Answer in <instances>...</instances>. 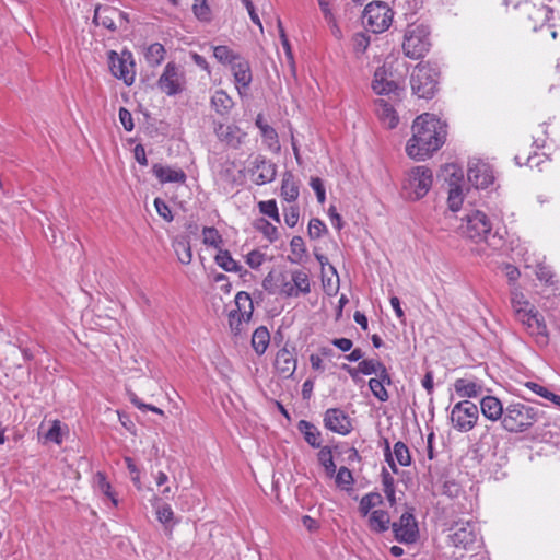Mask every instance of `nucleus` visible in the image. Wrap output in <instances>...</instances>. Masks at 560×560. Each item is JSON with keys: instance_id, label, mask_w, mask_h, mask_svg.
<instances>
[{"instance_id": "obj_15", "label": "nucleus", "mask_w": 560, "mask_h": 560, "mask_svg": "<svg viewBox=\"0 0 560 560\" xmlns=\"http://www.w3.org/2000/svg\"><path fill=\"white\" fill-rule=\"evenodd\" d=\"M450 537L454 547L468 551L477 550L482 544L477 526L470 522L463 523Z\"/></svg>"}, {"instance_id": "obj_33", "label": "nucleus", "mask_w": 560, "mask_h": 560, "mask_svg": "<svg viewBox=\"0 0 560 560\" xmlns=\"http://www.w3.org/2000/svg\"><path fill=\"white\" fill-rule=\"evenodd\" d=\"M270 342V334L267 327L259 326L256 328L252 336V347L258 355L266 352Z\"/></svg>"}, {"instance_id": "obj_12", "label": "nucleus", "mask_w": 560, "mask_h": 560, "mask_svg": "<svg viewBox=\"0 0 560 560\" xmlns=\"http://www.w3.org/2000/svg\"><path fill=\"white\" fill-rule=\"evenodd\" d=\"M392 529L395 539L405 545L417 542L420 537L418 522L413 514V509L405 511L397 522L392 523Z\"/></svg>"}, {"instance_id": "obj_53", "label": "nucleus", "mask_w": 560, "mask_h": 560, "mask_svg": "<svg viewBox=\"0 0 560 560\" xmlns=\"http://www.w3.org/2000/svg\"><path fill=\"white\" fill-rule=\"evenodd\" d=\"M447 202L448 208L453 212H456L460 209V206L463 203V191L459 186H454L450 189Z\"/></svg>"}, {"instance_id": "obj_61", "label": "nucleus", "mask_w": 560, "mask_h": 560, "mask_svg": "<svg viewBox=\"0 0 560 560\" xmlns=\"http://www.w3.org/2000/svg\"><path fill=\"white\" fill-rule=\"evenodd\" d=\"M299 218H300L299 207L290 206L284 209V222L288 226L294 228L299 222Z\"/></svg>"}, {"instance_id": "obj_27", "label": "nucleus", "mask_w": 560, "mask_h": 560, "mask_svg": "<svg viewBox=\"0 0 560 560\" xmlns=\"http://www.w3.org/2000/svg\"><path fill=\"white\" fill-rule=\"evenodd\" d=\"M210 104L221 117H228L234 107L233 98L224 90H217L211 96Z\"/></svg>"}, {"instance_id": "obj_58", "label": "nucleus", "mask_w": 560, "mask_h": 560, "mask_svg": "<svg viewBox=\"0 0 560 560\" xmlns=\"http://www.w3.org/2000/svg\"><path fill=\"white\" fill-rule=\"evenodd\" d=\"M381 477L384 493L387 494L396 492L395 479L385 467L382 468Z\"/></svg>"}, {"instance_id": "obj_47", "label": "nucleus", "mask_w": 560, "mask_h": 560, "mask_svg": "<svg viewBox=\"0 0 560 560\" xmlns=\"http://www.w3.org/2000/svg\"><path fill=\"white\" fill-rule=\"evenodd\" d=\"M290 247H291V252L295 256V258L289 257V260L294 264L300 262L303 255L306 253V247H305L303 238L298 235L293 236L290 242Z\"/></svg>"}, {"instance_id": "obj_42", "label": "nucleus", "mask_w": 560, "mask_h": 560, "mask_svg": "<svg viewBox=\"0 0 560 560\" xmlns=\"http://www.w3.org/2000/svg\"><path fill=\"white\" fill-rule=\"evenodd\" d=\"M277 24H278L279 36H280V39H281L282 47H283L284 52H285L287 60H288V62L290 65V68L292 70V72L294 73L295 72V61H294L291 44H290V42L288 39V36L285 34V30H284L280 19H278V23Z\"/></svg>"}, {"instance_id": "obj_57", "label": "nucleus", "mask_w": 560, "mask_h": 560, "mask_svg": "<svg viewBox=\"0 0 560 560\" xmlns=\"http://www.w3.org/2000/svg\"><path fill=\"white\" fill-rule=\"evenodd\" d=\"M154 207L160 217H162L166 222L173 221V213L168 205L160 197L154 199Z\"/></svg>"}, {"instance_id": "obj_39", "label": "nucleus", "mask_w": 560, "mask_h": 560, "mask_svg": "<svg viewBox=\"0 0 560 560\" xmlns=\"http://www.w3.org/2000/svg\"><path fill=\"white\" fill-rule=\"evenodd\" d=\"M360 373L363 375L375 374L381 375L382 371H388L382 361L378 359H364L358 364Z\"/></svg>"}, {"instance_id": "obj_43", "label": "nucleus", "mask_w": 560, "mask_h": 560, "mask_svg": "<svg viewBox=\"0 0 560 560\" xmlns=\"http://www.w3.org/2000/svg\"><path fill=\"white\" fill-rule=\"evenodd\" d=\"M174 249L176 252L178 260L184 264L188 265L191 262L192 259V253L190 243L186 240H179L174 243Z\"/></svg>"}, {"instance_id": "obj_11", "label": "nucleus", "mask_w": 560, "mask_h": 560, "mask_svg": "<svg viewBox=\"0 0 560 560\" xmlns=\"http://www.w3.org/2000/svg\"><path fill=\"white\" fill-rule=\"evenodd\" d=\"M93 23L110 32L118 28L126 30L129 24V14L108 4H97L94 9Z\"/></svg>"}, {"instance_id": "obj_56", "label": "nucleus", "mask_w": 560, "mask_h": 560, "mask_svg": "<svg viewBox=\"0 0 560 560\" xmlns=\"http://www.w3.org/2000/svg\"><path fill=\"white\" fill-rule=\"evenodd\" d=\"M46 442H54L56 444L62 443L61 425L59 420H55L49 430L44 434Z\"/></svg>"}, {"instance_id": "obj_54", "label": "nucleus", "mask_w": 560, "mask_h": 560, "mask_svg": "<svg viewBox=\"0 0 560 560\" xmlns=\"http://www.w3.org/2000/svg\"><path fill=\"white\" fill-rule=\"evenodd\" d=\"M202 233H203V243L206 245L213 246V247L218 248L220 243H222V237L215 228L206 226V228H203Z\"/></svg>"}, {"instance_id": "obj_31", "label": "nucleus", "mask_w": 560, "mask_h": 560, "mask_svg": "<svg viewBox=\"0 0 560 560\" xmlns=\"http://www.w3.org/2000/svg\"><path fill=\"white\" fill-rule=\"evenodd\" d=\"M298 430L301 434H303V438L305 442L314 447L319 448L322 445V433L310 421L307 420H300L298 422Z\"/></svg>"}, {"instance_id": "obj_52", "label": "nucleus", "mask_w": 560, "mask_h": 560, "mask_svg": "<svg viewBox=\"0 0 560 560\" xmlns=\"http://www.w3.org/2000/svg\"><path fill=\"white\" fill-rule=\"evenodd\" d=\"M128 398L130 400V402L137 407L138 409L142 410V411H152L154 413H158V415H161L163 416L164 415V411L162 409H160L159 407L154 406V405H150V404H144L137 395L136 393L133 392H130L128 390Z\"/></svg>"}, {"instance_id": "obj_62", "label": "nucleus", "mask_w": 560, "mask_h": 560, "mask_svg": "<svg viewBox=\"0 0 560 560\" xmlns=\"http://www.w3.org/2000/svg\"><path fill=\"white\" fill-rule=\"evenodd\" d=\"M245 323L244 317H240L238 314L230 312L229 314V326L234 336L242 334V324Z\"/></svg>"}, {"instance_id": "obj_29", "label": "nucleus", "mask_w": 560, "mask_h": 560, "mask_svg": "<svg viewBox=\"0 0 560 560\" xmlns=\"http://www.w3.org/2000/svg\"><path fill=\"white\" fill-rule=\"evenodd\" d=\"M300 195L299 182L295 179L294 174L291 171H287L283 174L280 196L287 202H294Z\"/></svg>"}, {"instance_id": "obj_48", "label": "nucleus", "mask_w": 560, "mask_h": 560, "mask_svg": "<svg viewBox=\"0 0 560 560\" xmlns=\"http://www.w3.org/2000/svg\"><path fill=\"white\" fill-rule=\"evenodd\" d=\"M192 12L199 21L208 22L211 19V10L207 0H194Z\"/></svg>"}, {"instance_id": "obj_17", "label": "nucleus", "mask_w": 560, "mask_h": 560, "mask_svg": "<svg viewBox=\"0 0 560 560\" xmlns=\"http://www.w3.org/2000/svg\"><path fill=\"white\" fill-rule=\"evenodd\" d=\"M324 425L326 429L347 435L352 430L349 416L340 408H330L324 415Z\"/></svg>"}, {"instance_id": "obj_45", "label": "nucleus", "mask_w": 560, "mask_h": 560, "mask_svg": "<svg viewBox=\"0 0 560 560\" xmlns=\"http://www.w3.org/2000/svg\"><path fill=\"white\" fill-rule=\"evenodd\" d=\"M307 233L310 238L318 240L328 233V229L320 219L313 218L308 222Z\"/></svg>"}, {"instance_id": "obj_3", "label": "nucleus", "mask_w": 560, "mask_h": 560, "mask_svg": "<svg viewBox=\"0 0 560 560\" xmlns=\"http://www.w3.org/2000/svg\"><path fill=\"white\" fill-rule=\"evenodd\" d=\"M463 233L475 242H486L489 246L497 248L501 245L502 236L498 231H492V224L488 215L480 211L474 210L463 219L460 225Z\"/></svg>"}, {"instance_id": "obj_36", "label": "nucleus", "mask_w": 560, "mask_h": 560, "mask_svg": "<svg viewBox=\"0 0 560 560\" xmlns=\"http://www.w3.org/2000/svg\"><path fill=\"white\" fill-rule=\"evenodd\" d=\"M317 458L319 464L325 468V472L328 477H334L336 474V464L332 457V451L329 446L320 447Z\"/></svg>"}, {"instance_id": "obj_16", "label": "nucleus", "mask_w": 560, "mask_h": 560, "mask_svg": "<svg viewBox=\"0 0 560 560\" xmlns=\"http://www.w3.org/2000/svg\"><path fill=\"white\" fill-rule=\"evenodd\" d=\"M213 130L219 141L233 149H238L247 136L246 132L235 124L225 125L220 121H213Z\"/></svg>"}, {"instance_id": "obj_20", "label": "nucleus", "mask_w": 560, "mask_h": 560, "mask_svg": "<svg viewBox=\"0 0 560 560\" xmlns=\"http://www.w3.org/2000/svg\"><path fill=\"white\" fill-rule=\"evenodd\" d=\"M230 68L233 73L235 88L242 96L243 92L249 88L253 81L250 65L248 60L241 56Z\"/></svg>"}, {"instance_id": "obj_25", "label": "nucleus", "mask_w": 560, "mask_h": 560, "mask_svg": "<svg viewBox=\"0 0 560 560\" xmlns=\"http://www.w3.org/2000/svg\"><path fill=\"white\" fill-rule=\"evenodd\" d=\"M152 173L159 179L161 184L165 183H185L186 174L180 168H172L162 164H154L152 166Z\"/></svg>"}, {"instance_id": "obj_34", "label": "nucleus", "mask_w": 560, "mask_h": 560, "mask_svg": "<svg viewBox=\"0 0 560 560\" xmlns=\"http://www.w3.org/2000/svg\"><path fill=\"white\" fill-rule=\"evenodd\" d=\"M383 502V497L378 492H369L361 498L359 512L362 516H368L373 508L382 505Z\"/></svg>"}, {"instance_id": "obj_7", "label": "nucleus", "mask_w": 560, "mask_h": 560, "mask_svg": "<svg viewBox=\"0 0 560 560\" xmlns=\"http://www.w3.org/2000/svg\"><path fill=\"white\" fill-rule=\"evenodd\" d=\"M430 32L425 25H409L402 42L404 54L410 59H420L429 51Z\"/></svg>"}, {"instance_id": "obj_18", "label": "nucleus", "mask_w": 560, "mask_h": 560, "mask_svg": "<svg viewBox=\"0 0 560 560\" xmlns=\"http://www.w3.org/2000/svg\"><path fill=\"white\" fill-rule=\"evenodd\" d=\"M253 167L250 172L256 175L254 182L256 185H265L275 180L277 175V165L271 161L267 160L266 156L258 154L253 161Z\"/></svg>"}, {"instance_id": "obj_23", "label": "nucleus", "mask_w": 560, "mask_h": 560, "mask_svg": "<svg viewBox=\"0 0 560 560\" xmlns=\"http://www.w3.org/2000/svg\"><path fill=\"white\" fill-rule=\"evenodd\" d=\"M552 14V9L542 3L540 5L533 4L527 8V19L535 32L541 30L551 20Z\"/></svg>"}, {"instance_id": "obj_4", "label": "nucleus", "mask_w": 560, "mask_h": 560, "mask_svg": "<svg viewBox=\"0 0 560 560\" xmlns=\"http://www.w3.org/2000/svg\"><path fill=\"white\" fill-rule=\"evenodd\" d=\"M538 421V410L522 402H512L505 408L502 427L511 433H522Z\"/></svg>"}, {"instance_id": "obj_44", "label": "nucleus", "mask_w": 560, "mask_h": 560, "mask_svg": "<svg viewBox=\"0 0 560 560\" xmlns=\"http://www.w3.org/2000/svg\"><path fill=\"white\" fill-rule=\"evenodd\" d=\"M396 460L400 466L407 467L411 465V455L408 446L401 442L398 441L394 444L393 453Z\"/></svg>"}, {"instance_id": "obj_64", "label": "nucleus", "mask_w": 560, "mask_h": 560, "mask_svg": "<svg viewBox=\"0 0 560 560\" xmlns=\"http://www.w3.org/2000/svg\"><path fill=\"white\" fill-rule=\"evenodd\" d=\"M118 115H119V120H120L121 125L124 126L125 130L131 131L135 127L131 113L127 108L120 107Z\"/></svg>"}, {"instance_id": "obj_13", "label": "nucleus", "mask_w": 560, "mask_h": 560, "mask_svg": "<svg viewBox=\"0 0 560 560\" xmlns=\"http://www.w3.org/2000/svg\"><path fill=\"white\" fill-rule=\"evenodd\" d=\"M108 66L110 73L115 78L122 80L126 85L129 86L135 82V63L130 51H122L119 55L115 50H109Z\"/></svg>"}, {"instance_id": "obj_37", "label": "nucleus", "mask_w": 560, "mask_h": 560, "mask_svg": "<svg viewBox=\"0 0 560 560\" xmlns=\"http://www.w3.org/2000/svg\"><path fill=\"white\" fill-rule=\"evenodd\" d=\"M298 294H308L311 292V282L308 275L303 270H293L290 273Z\"/></svg>"}, {"instance_id": "obj_28", "label": "nucleus", "mask_w": 560, "mask_h": 560, "mask_svg": "<svg viewBox=\"0 0 560 560\" xmlns=\"http://www.w3.org/2000/svg\"><path fill=\"white\" fill-rule=\"evenodd\" d=\"M390 384L392 377L388 371L384 370L382 371L381 375L370 378L369 381V387L372 394L382 402H385L389 399V395L385 386Z\"/></svg>"}, {"instance_id": "obj_55", "label": "nucleus", "mask_w": 560, "mask_h": 560, "mask_svg": "<svg viewBox=\"0 0 560 560\" xmlns=\"http://www.w3.org/2000/svg\"><path fill=\"white\" fill-rule=\"evenodd\" d=\"M159 522H161L165 528L173 525L174 512L170 504L165 503L160 506L156 511Z\"/></svg>"}, {"instance_id": "obj_21", "label": "nucleus", "mask_w": 560, "mask_h": 560, "mask_svg": "<svg viewBox=\"0 0 560 560\" xmlns=\"http://www.w3.org/2000/svg\"><path fill=\"white\" fill-rule=\"evenodd\" d=\"M467 177L469 183L476 187L479 188H487L493 183V175L490 171V167L486 163H469L468 171H467Z\"/></svg>"}, {"instance_id": "obj_9", "label": "nucleus", "mask_w": 560, "mask_h": 560, "mask_svg": "<svg viewBox=\"0 0 560 560\" xmlns=\"http://www.w3.org/2000/svg\"><path fill=\"white\" fill-rule=\"evenodd\" d=\"M479 420V409L468 399L456 402L450 415V421L459 432L471 431Z\"/></svg>"}, {"instance_id": "obj_1", "label": "nucleus", "mask_w": 560, "mask_h": 560, "mask_svg": "<svg viewBox=\"0 0 560 560\" xmlns=\"http://www.w3.org/2000/svg\"><path fill=\"white\" fill-rule=\"evenodd\" d=\"M446 135V124L424 113L412 124V137L407 142L406 152L411 159L423 161L444 144Z\"/></svg>"}, {"instance_id": "obj_26", "label": "nucleus", "mask_w": 560, "mask_h": 560, "mask_svg": "<svg viewBox=\"0 0 560 560\" xmlns=\"http://www.w3.org/2000/svg\"><path fill=\"white\" fill-rule=\"evenodd\" d=\"M214 260L219 267L228 272H236L241 278L250 275L240 262L233 259L228 249H219L214 257Z\"/></svg>"}, {"instance_id": "obj_14", "label": "nucleus", "mask_w": 560, "mask_h": 560, "mask_svg": "<svg viewBox=\"0 0 560 560\" xmlns=\"http://www.w3.org/2000/svg\"><path fill=\"white\" fill-rule=\"evenodd\" d=\"M185 74L180 66L173 61L166 63L163 73L158 80V86L168 96L182 93L185 89Z\"/></svg>"}, {"instance_id": "obj_40", "label": "nucleus", "mask_w": 560, "mask_h": 560, "mask_svg": "<svg viewBox=\"0 0 560 560\" xmlns=\"http://www.w3.org/2000/svg\"><path fill=\"white\" fill-rule=\"evenodd\" d=\"M254 226L259 231L270 243L278 240L279 233L277 226L271 224L265 218H259L255 221Z\"/></svg>"}, {"instance_id": "obj_22", "label": "nucleus", "mask_w": 560, "mask_h": 560, "mask_svg": "<svg viewBox=\"0 0 560 560\" xmlns=\"http://www.w3.org/2000/svg\"><path fill=\"white\" fill-rule=\"evenodd\" d=\"M454 389L462 398H477L486 390L482 381L467 377L455 380ZM487 392H489V389H487Z\"/></svg>"}, {"instance_id": "obj_5", "label": "nucleus", "mask_w": 560, "mask_h": 560, "mask_svg": "<svg viewBox=\"0 0 560 560\" xmlns=\"http://www.w3.org/2000/svg\"><path fill=\"white\" fill-rule=\"evenodd\" d=\"M438 78L435 67L429 63L417 65L410 78L412 93L419 98H432L438 90Z\"/></svg>"}, {"instance_id": "obj_24", "label": "nucleus", "mask_w": 560, "mask_h": 560, "mask_svg": "<svg viewBox=\"0 0 560 560\" xmlns=\"http://www.w3.org/2000/svg\"><path fill=\"white\" fill-rule=\"evenodd\" d=\"M480 411L483 417L490 421H502L505 413V409L503 408L501 400L491 395H487L481 398Z\"/></svg>"}, {"instance_id": "obj_35", "label": "nucleus", "mask_w": 560, "mask_h": 560, "mask_svg": "<svg viewBox=\"0 0 560 560\" xmlns=\"http://www.w3.org/2000/svg\"><path fill=\"white\" fill-rule=\"evenodd\" d=\"M213 56L218 60V62L222 65H229L230 67L241 57L240 54L235 52L225 45L214 46Z\"/></svg>"}, {"instance_id": "obj_2", "label": "nucleus", "mask_w": 560, "mask_h": 560, "mask_svg": "<svg viewBox=\"0 0 560 560\" xmlns=\"http://www.w3.org/2000/svg\"><path fill=\"white\" fill-rule=\"evenodd\" d=\"M372 89L382 96L374 102L376 116L384 126L394 129L399 122L395 107L402 101L405 85L386 67H380L374 72Z\"/></svg>"}, {"instance_id": "obj_46", "label": "nucleus", "mask_w": 560, "mask_h": 560, "mask_svg": "<svg viewBox=\"0 0 560 560\" xmlns=\"http://www.w3.org/2000/svg\"><path fill=\"white\" fill-rule=\"evenodd\" d=\"M258 209L262 214L271 218L277 223H280V214L275 199L259 201Z\"/></svg>"}, {"instance_id": "obj_6", "label": "nucleus", "mask_w": 560, "mask_h": 560, "mask_svg": "<svg viewBox=\"0 0 560 560\" xmlns=\"http://www.w3.org/2000/svg\"><path fill=\"white\" fill-rule=\"evenodd\" d=\"M433 173L427 166H415L408 174L402 185V194L409 200L423 198L432 187Z\"/></svg>"}, {"instance_id": "obj_32", "label": "nucleus", "mask_w": 560, "mask_h": 560, "mask_svg": "<svg viewBox=\"0 0 560 560\" xmlns=\"http://www.w3.org/2000/svg\"><path fill=\"white\" fill-rule=\"evenodd\" d=\"M235 306L236 308L231 312L238 314L240 317H244L245 323H248L252 319L254 312V304L249 293L240 291L235 295Z\"/></svg>"}, {"instance_id": "obj_38", "label": "nucleus", "mask_w": 560, "mask_h": 560, "mask_svg": "<svg viewBox=\"0 0 560 560\" xmlns=\"http://www.w3.org/2000/svg\"><path fill=\"white\" fill-rule=\"evenodd\" d=\"M93 485L96 490L105 494L107 498L112 500L114 505L118 504L117 499L112 490V486L108 482L106 475L102 471H97L93 477Z\"/></svg>"}, {"instance_id": "obj_50", "label": "nucleus", "mask_w": 560, "mask_h": 560, "mask_svg": "<svg viewBox=\"0 0 560 560\" xmlns=\"http://www.w3.org/2000/svg\"><path fill=\"white\" fill-rule=\"evenodd\" d=\"M260 135L264 139V142L270 150L277 151L280 149L278 133L273 127H265Z\"/></svg>"}, {"instance_id": "obj_60", "label": "nucleus", "mask_w": 560, "mask_h": 560, "mask_svg": "<svg viewBox=\"0 0 560 560\" xmlns=\"http://www.w3.org/2000/svg\"><path fill=\"white\" fill-rule=\"evenodd\" d=\"M310 186L315 191L319 203H324L326 200V191L323 180L319 177H311Z\"/></svg>"}, {"instance_id": "obj_8", "label": "nucleus", "mask_w": 560, "mask_h": 560, "mask_svg": "<svg viewBox=\"0 0 560 560\" xmlns=\"http://www.w3.org/2000/svg\"><path fill=\"white\" fill-rule=\"evenodd\" d=\"M362 20L368 31L378 34L390 26L393 12L387 3L375 1L365 7Z\"/></svg>"}, {"instance_id": "obj_51", "label": "nucleus", "mask_w": 560, "mask_h": 560, "mask_svg": "<svg viewBox=\"0 0 560 560\" xmlns=\"http://www.w3.org/2000/svg\"><path fill=\"white\" fill-rule=\"evenodd\" d=\"M278 281L280 282V293L285 298H298L299 294L294 288L292 278H288L287 273H281Z\"/></svg>"}, {"instance_id": "obj_30", "label": "nucleus", "mask_w": 560, "mask_h": 560, "mask_svg": "<svg viewBox=\"0 0 560 560\" xmlns=\"http://www.w3.org/2000/svg\"><path fill=\"white\" fill-rule=\"evenodd\" d=\"M369 527L372 532L382 534L392 527L389 513L385 510H374L369 514Z\"/></svg>"}, {"instance_id": "obj_19", "label": "nucleus", "mask_w": 560, "mask_h": 560, "mask_svg": "<svg viewBox=\"0 0 560 560\" xmlns=\"http://www.w3.org/2000/svg\"><path fill=\"white\" fill-rule=\"evenodd\" d=\"M296 352L295 348H289V345L285 343L283 348H281L275 359V368L283 377H291L296 370Z\"/></svg>"}, {"instance_id": "obj_41", "label": "nucleus", "mask_w": 560, "mask_h": 560, "mask_svg": "<svg viewBox=\"0 0 560 560\" xmlns=\"http://www.w3.org/2000/svg\"><path fill=\"white\" fill-rule=\"evenodd\" d=\"M164 55H165L164 46L160 43H153L147 48L145 59H147L148 63L155 67V66H159L163 61Z\"/></svg>"}, {"instance_id": "obj_63", "label": "nucleus", "mask_w": 560, "mask_h": 560, "mask_svg": "<svg viewBox=\"0 0 560 560\" xmlns=\"http://www.w3.org/2000/svg\"><path fill=\"white\" fill-rule=\"evenodd\" d=\"M442 493L450 498H457L460 493V486L454 480H446L443 483Z\"/></svg>"}, {"instance_id": "obj_59", "label": "nucleus", "mask_w": 560, "mask_h": 560, "mask_svg": "<svg viewBox=\"0 0 560 560\" xmlns=\"http://www.w3.org/2000/svg\"><path fill=\"white\" fill-rule=\"evenodd\" d=\"M511 303H512V307L514 310V313H515V317L517 318V311L518 310H522V311H530L532 307H534L533 305H530V303L528 301H524L523 300V294H518V293H513V296L511 299Z\"/></svg>"}, {"instance_id": "obj_10", "label": "nucleus", "mask_w": 560, "mask_h": 560, "mask_svg": "<svg viewBox=\"0 0 560 560\" xmlns=\"http://www.w3.org/2000/svg\"><path fill=\"white\" fill-rule=\"evenodd\" d=\"M517 320L522 323L526 331L535 338L536 343L545 347L549 342V332L544 316L535 308L530 311H517Z\"/></svg>"}, {"instance_id": "obj_49", "label": "nucleus", "mask_w": 560, "mask_h": 560, "mask_svg": "<svg viewBox=\"0 0 560 560\" xmlns=\"http://www.w3.org/2000/svg\"><path fill=\"white\" fill-rule=\"evenodd\" d=\"M335 477L337 486L342 489H349L354 483L351 470L345 466H341L338 469V471L335 474Z\"/></svg>"}]
</instances>
